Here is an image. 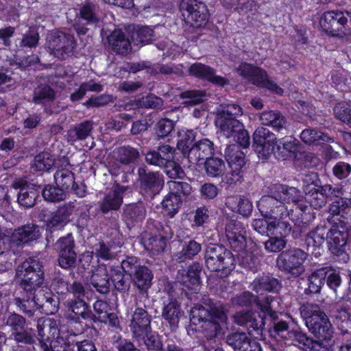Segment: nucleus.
<instances>
[{"mask_svg":"<svg viewBox=\"0 0 351 351\" xmlns=\"http://www.w3.org/2000/svg\"><path fill=\"white\" fill-rule=\"evenodd\" d=\"M47 323V328L49 332L52 333L53 337L56 339L58 337H62V340L60 344L59 348H63L64 351H67L70 349L71 346L74 345V341L71 340V337H66L64 336V333L61 329L58 327V322L51 318L46 319Z\"/></svg>","mask_w":351,"mask_h":351,"instance_id":"obj_55","label":"nucleus"},{"mask_svg":"<svg viewBox=\"0 0 351 351\" xmlns=\"http://www.w3.org/2000/svg\"><path fill=\"white\" fill-rule=\"evenodd\" d=\"M202 250V245L194 239L184 241L180 252L173 255V261L181 263L191 260Z\"/></svg>","mask_w":351,"mask_h":351,"instance_id":"obj_48","label":"nucleus"},{"mask_svg":"<svg viewBox=\"0 0 351 351\" xmlns=\"http://www.w3.org/2000/svg\"><path fill=\"white\" fill-rule=\"evenodd\" d=\"M180 11L184 21L195 28L204 27L208 21L209 13L206 5L198 0H182Z\"/></svg>","mask_w":351,"mask_h":351,"instance_id":"obj_14","label":"nucleus"},{"mask_svg":"<svg viewBox=\"0 0 351 351\" xmlns=\"http://www.w3.org/2000/svg\"><path fill=\"white\" fill-rule=\"evenodd\" d=\"M122 269L111 267L110 278L112 282L114 289L121 293L128 292L130 289V278H128Z\"/></svg>","mask_w":351,"mask_h":351,"instance_id":"obj_51","label":"nucleus"},{"mask_svg":"<svg viewBox=\"0 0 351 351\" xmlns=\"http://www.w3.org/2000/svg\"><path fill=\"white\" fill-rule=\"evenodd\" d=\"M74 206L71 202L59 206L54 212H49L45 221V239L47 244L52 243L55 245V239L58 236V232L62 230L70 221Z\"/></svg>","mask_w":351,"mask_h":351,"instance_id":"obj_10","label":"nucleus"},{"mask_svg":"<svg viewBox=\"0 0 351 351\" xmlns=\"http://www.w3.org/2000/svg\"><path fill=\"white\" fill-rule=\"evenodd\" d=\"M224 156L230 169L235 172H243L245 165L244 153L241 150L240 146L232 144L227 146Z\"/></svg>","mask_w":351,"mask_h":351,"instance_id":"obj_40","label":"nucleus"},{"mask_svg":"<svg viewBox=\"0 0 351 351\" xmlns=\"http://www.w3.org/2000/svg\"><path fill=\"white\" fill-rule=\"evenodd\" d=\"M302 317L305 320L313 339L314 351L323 348L330 350L334 345V328L327 316L316 304L306 303L300 307Z\"/></svg>","mask_w":351,"mask_h":351,"instance_id":"obj_2","label":"nucleus"},{"mask_svg":"<svg viewBox=\"0 0 351 351\" xmlns=\"http://www.w3.org/2000/svg\"><path fill=\"white\" fill-rule=\"evenodd\" d=\"M197 133L193 130H189L182 134H180V138L177 143L178 149L182 152L184 156H188V151L191 149L196 141Z\"/></svg>","mask_w":351,"mask_h":351,"instance_id":"obj_58","label":"nucleus"},{"mask_svg":"<svg viewBox=\"0 0 351 351\" xmlns=\"http://www.w3.org/2000/svg\"><path fill=\"white\" fill-rule=\"evenodd\" d=\"M238 258L241 266L252 271L257 270L260 263L257 253L242 250L239 254Z\"/></svg>","mask_w":351,"mask_h":351,"instance_id":"obj_59","label":"nucleus"},{"mask_svg":"<svg viewBox=\"0 0 351 351\" xmlns=\"http://www.w3.org/2000/svg\"><path fill=\"white\" fill-rule=\"evenodd\" d=\"M330 315L337 320L348 323L351 322V308L345 303L336 302L330 308Z\"/></svg>","mask_w":351,"mask_h":351,"instance_id":"obj_62","label":"nucleus"},{"mask_svg":"<svg viewBox=\"0 0 351 351\" xmlns=\"http://www.w3.org/2000/svg\"><path fill=\"white\" fill-rule=\"evenodd\" d=\"M16 275L20 278L19 289L23 291H36L45 280L43 263L29 258L18 266Z\"/></svg>","mask_w":351,"mask_h":351,"instance_id":"obj_5","label":"nucleus"},{"mask_svg":"<svg viewBox=\"0 0 351 351\" xmlns=\"http://www.w3.org/2000/svg\"><path fill=\"white\" fill-rule=\"evenodd\" d=\"M214 153V144L208 138H203L197 141L191 147V149L188 151L186 158L189 163L197 165L200 161L206 160Z\"/></svg>","mask_w":351,"mask_h":351,"instance_id":"obj_27","label":"nucleus"},{"mask_svg":"<svg viewBox=\"0 0 351 351\" xmlns=\"http://www.w3.org/2000/svg\"><path fill=\"white\" fill-rule=\"evenodd\" d=\"M257 207L261 215L265 218L277 219L285 218L289 214L285 204L274 199L272 197L263 196L257 203Z\"/></svg>","mask_w":351,"mask_h":351,"instance_id":"obj_25","label":"nucleus"},{"mask_svg":"<svg viewBox=\"0 0 351 351\" xmlns=\"http://www.w3.org/2000/svg\"><path fill=\"white\" fill-rule=\"evenodd\" d=\"M145 216L146 209L142 204H125L123 208L122 218L129 228L139 225Z\"/></svg>","mask_w":351,"mask_h":351,"instance_id":"obj_35","label":"nucleus"},{"mask_svg":"<svg viewBox=\"0 0 351 351\" xmlns=\"http://www.w3.org/2000/svg\"><path fill=\"white\" fill-rule=\"evenodd\" d=\"M76 245L72 233L60 237L55 243L58 252L57 264L62 269L69 271L73 278L82 275L92 266L94 259L93 252H85L77 256Z\"/></svg>","mask_w":351,"mask_h":351,"instance_id":"obj_3","label":"nucleus"},{"mask_svg":"<svg viewBox=\"0 0 351 351\" xmlns=\"http://www.w3.org/2000/svg\"><path fill=\"white\" fill-rule=\"evenodd\" d=\"M36 328L38 335H36V340L38 339L41 351H64L63 348H59L60 343L63 341L62 337L51 341L46 335V330H48L46 319H38Z\"/></svg>","mask_w":351,"mask_h":351,"instance_id":"obj_31","label":"nucleus"},{"mask_svg":"<svg viewBox=\"0 0 351 351\" xmlns=\"http://www.w3.org/2000/svg\"><path fill=\"white\" fill-rule=\"evenodd\" d=\"M351 13L347 11L332 10L326 12L320 19V25L324 31L335 37L351 40Z\"/></svg>","mask_w":351,"mask_h":351,"instance_id":"obj_8","label":"nucleus"},{"mask_svg":"<svg viewBox=\"0 0 351 351\" xmlns=\"http://www.w3.org/2000/svg\"><path fill=\"white\" fill-rule=\"evenodd\" d=\"M62 162L55 161L52 156L47 152H42L34 158V165L38 171H49L53 167L57 168Z\"/></svg>","mask_w":351,"mask_h":351,"instance_id":"obj_60","label":"nucleus"},{"mask_svg":"<svg viewBox=\"0 0 351 351\" xmlns=\"http://www.w3.org/2000/svg\"><path fill=\"white\" fill-rule=\"evenodd\" d=\"M252 339L244 332H236L229 334L226 338V342L234 351H244L248 348Z\"/></svg>","mask_w":351,"mask_h":351,"instance_id":"obj_50","label":"nucleus"},{"mask_svg":"<svg viewBox=\"0 0 351 351\" xmlns=\"http://www.w3.org/2000/svg\"><path fill=\"white\" fill-rule=\"evenodd\" d=\"M46 40L50 53L61 60L71 56L77 45L73 34L60 30L49 32Z\"/></svg>","mask_w":351,"mask_h":351,"instance_id":"obj_11","label":"nucleus"},{"mask_svg":"<svg viewBox=\"0 0 351 351\" xmlns=\"http://www.w3.org/2000/svg\"><path fill=\"white\" fill-rule=\"evenodd\" d=\"M237 72L240 75L247 79L252 84L257 86L266 88L278 95H282L283 93L280 87L268 79L266 71L259 67L244 62L239 66Z\"/></svg>","mask_w":351,"mask_h":351,"instance_id":"obj_16","label":"nucleus"},{"mask_svg":"<svg viewBox=\"0 0 351 351\" xmlns=\"http://www.w3.org/2000/svg\"><path fill=\"white\" fill-rule=\"evenodd\" d=\"M112 49L117 54L125 55L132 50L128 37L121 29L114 30L108 37Z\"/></svg>","mask_w":351,"mask_h":351,"instance_id":"obj_42","label":"nucleus"},{"mask_svg":"<svg viewBox=\"0 0 351 351\" xmlns=\"http://www.w3.org/2000/svg\"><path fill=\"white\" fill-rule=\"evenodd\" d=\"M276 149H274L275 157L278 159L286 160L295 158L300 146V143L292 136H287L279 140L276 143Z\"/></svg>","mask_w":351,"mask_h":351,"instance_id":"obj_33","label":"nucleus"},{"mask_svg":"<svg viewBox=\"0 0 351 351\" xmlns=\"http://www.w3.org/2000/svg\"><path fill=\"white\" fill-rule=\"evenodd\" d=\"M121 269L130 276V280L141 293H147L152 285V271L144 265L140 259L134 256H128L121 262Z\"/></svg>","mask_w":351,"mask_h":351,"instance_id":"obj_7","label":"nucleus"},{"mask_svg":"<svg viewBox=\"0 0 351 351\" xmlns=\"http://www.w3.org/2000/svg\"><path fill=\"white\" fill-rule=\"evenodd\" d=\"M93 125V121L91 120H85L75 124L67 131V141L73 145L75 142L86 140L91 136L94 128Z\"/></svg>","mask_w":351,"mask_h":351,"instance_id":"obj_39","label":"nucleus"},{"mask_svg":"<svg viewBox=\"0 0 351 351\" xmlns=\"http://www.w3.org/2000/svg\"><path fill=\"white\" fill-rule=\"evenodd\" d=\"M226 319L223 304L207 296L190 310L191 325L199 326L198 330L208 342H215L223 335V325Z\"/></svg>","mask_w":351,"mask_h":351,"instance_id":"obj_1","label":"nucleus"},{"mask_svg":"<svg viewBox=\"0 0 351 351\" xmlns=\"http://www.w3.org/2000/svg\"><path fill=\"white\" fill-rule=\"evenodd\" d=\"M128 188V186L116 184L112 186L111 191L98 202L99 210L105 215V219L110 221L111 226L114 229L119 227V215L113 212L117 211L120 208L123 204V195Z\"/></svg>","mask_w":351,"mask_h":351,"instance_id":"obj_12","label":"nucleus"},{"mask_svg":"<svg viewBox=\"0 0 351 351\" xmlns=\"http://www.w3.org/2000/svg\"><path fill=\"white\" fill-rule=\"evenodd\" d=\"M261 124L271 127L276 132L282 134L287 133L288 130V121L287 118L278 110H266L259 115Z\"/></svg>","mask_w":351,"mask_h":351,"instance_id":"obj_30","label":"nucleus"},{"mask_svg":"<svg viewBox=\"0 0 351 351\" xmlns=\"http://www.w3.org/2000/svg\"><path fill=\"white\" fill-rule=\"evenodd\" d=\"M44 199L49 202H59L66 198L67 193L56 184H47L42 189Z\"/></svg>","mask_w":351,"mask_h":351,"instance_id":"obj_57","label":"nucleus"},{"mask_svg":"<svg viewBox=\"0 0 351 351\" xmlns=\"http://www.w3.org/2000/svg\"><path fill=\"white\" fill-rule=\"evenodd\" d=\"M188 71L189 75L208 81L215 86L223 87L230 84L228 78L217 75L214 68L201 62L192 64Z\"/></svg>","mask_w":351,"mask_h":351,"instance_id":"obj_22","label":"nucleus"},{"mask_svg":"<svg viewBox=\"0 0 351 351\" xmlns=\"http://www.w3.org/2000/svg\"><path fill=\"white\" fill-rule=\"evenodd\" d=\"M208 269L221 278L228 277L235 268L236 260L232 252L221 244L210 243L204 252Z\"/></svg>","mask_w":351,"mask_h":351,"instance_id":"obj_4","label":"nucleus"},{"mask_svg":"<svg viewBox=\"0 0 351 351\" xmlns=\"http://www.w3.org/2000/svg\"><path fill=\"white\" fill-rule=\"evenodd\" d=\"M204 165L206 173L209 177H219L225 172V162L219 158L210 156L205 160Z\"/></svg>","mask_w":351,"mask_h":351,"instance_id":"obj_54","label":"nucleus"},{"mask_svg":"<svg viewBox=\"0 0 351 351\" xmlns=\"http://www.w3.org/2000/svg\"><path fill=\"white\" fill-rule=\"evenodd\" d=\"M56 99V92L47 84H40L33 90L32 103L46 106L52 103Z\"/></svg>","mask_w":351,"mask_h":351,"instance_id":"obj_47","label":"nucleus"},{"mask_svg":"<svg viewBox=\"0 0 351 351\" xmlns=\"http://www.w3.org/2000/svg\"><path fill=\"white\" fill-rule=\"evenodd\" d=\"M275 134L264 127H258L253 134V147L258 157L263 160L268 159L277 143Z\"/></svg>","mask_w":351,"mask_h":351,"instance_id":"obj_18","label":"nucleus"},{"mask_svg":"<svg viewBox=\"0 0 351 351\" xmlns=\"http://www.w3.org/2000/svg\"><path fill=\"white\" fill-rule=\"evenodd\" d=\"M138 176L141 192L147 198L153 199L164 186L162 175L159 172L149 171L145 166L138 169Z\"/></svg>","mask_w":351,"mask_h":351,"instance_id":"obj_17","label":"nucleus"},{"mask_svg":"<svg viewBox=\"0 0 351 351\" xmlns=\"http://www.w3.org/2000/svg\"><path fill=\"white\" fill-rule=\"evenodd\" d=\"M89 287L91 291L101 295H108L111 290L110 278L108 273L100 269L93 271L90 277Z\"/></svg>","mask_w":351,"mask_h":351,"instance_id":"obj_36","label":"nucleus"},{"mask_svg":"<svg viewBox=\"0 0 351 351\" xmlns=\"http://www.w3.org/2000/svg\"><path fill=\"white\" fill-rule=\"evenodd\" d=\"M242 114V109L239 105L228 104L217 114L215 125L225 136L231 137L243 129V123L237 119Z\"/></svg>","mask_w":351,"mask_h":351,"instance_id":"obj_13","label":"nucleus"},{"mask_svg":"<svg viewBox=\"0 0 351 351\" xmlns=\"http://www.w3.org/2000/svg\"><path fill=\"white\" fill-rule=\"evenodd\" d=\"M323 267L313 270L307 276L308 287L304 289V293L306 295L320 294L322 289L325 285V277Z\"/></svg>","mask_w":351,"mask_h":351,"instance_id":"obj_46","label":"nucleus"},{"mask_svg":"<svg viewBox=\"0 0 351 351\" xmlns=\"http://www.w3.org/2000/svg\"><path fill=\"white\" fill-rule=\"evenodd\" d=\"M265 317H268L271 322L268 326V332L270 336L278 341H285L289 334L291 328L289 324L280 319L277 312L273 311L271 304H269L263 307Z\"/></svg>","mask_w":351,"mask_h":351,"instance_id":"obj_24","label":"nucleus"},{"mask_svg":"<svg viewBox=\"0 0 351 351\" xmlns=\"http://www.w3.org/2000/svg\"><path fill=\"white\" fill-rule=\"evenodd\" d=\"M226 206L232 211L237 213L244 217H248L252 212V202L241 195H232L226 198Z\"/></svg>","mask_w":351,"mask_h":351,"instance_id":"obj_44","label":"nucleus"},{"mask_svg":"<svg viewBox=\"0 0 351 351\" xmlns=\"http://www.w3.org/2000/svg\"><path fill=\"white\" fill-rule=\"evenodd\" d=\"M97 10L98 7L96 5L92 3H86L80 9L81 18L86 21V25H95L99 20Z\"/></svg>","mask_w":351,"mask_h":351,"instance_id":"obj_64","label":"nucleus"},{"mask_svg":"<svg viewBox=\"0 0 351 351\" xmlns=\"http://www.w3.org/2000/svg\"><path fill=\"white\" fill-rule=\"evenodd\" d=\"M308 254L299 247H289L281 252L276 260V267L283 274L293 278H300L306 269L304 263Z\"/></svg>","mask_w":351,"mask_h":351,"instance_id":"obj_6","label":"nucleus"},{"mask_svg":"<svg viewBox=\"0 0 351 351\" xmlns=\"http://www.w3.org/2000/svg\"><path fill=\"white\" fill-rule=\"evenodd\" d=\"M202 271V266L197 262L190 265L187 270H179L177 279L178 282L187 289L196 292L200 288V274Z\"/></svg>","mask_w":351,"mask_h":351,"instance_id":"obj_26","label":"nucleus"},{"mask_svg":"<svg viewBox=\"0 0 351 351\" xmlns=\"http://www.w3.org/2000/svg\"><path fill=\"white\" fill-rule=\"evenodd\" d=\"M323 230L324 229L317 227L306 234L304 241L308 250L314 251L322 245L325 241Z\"/></svg>","mask_w":351,"mask_h":351,"instance_id":"obj_61","label":"nucleus"},{"mask_svg":"<svg viewBox=\"0 0 351 351\" xmlns=\"http://www.w3.org/2000/svg\"><path fill=\"white\" fill-rule=\"evenodd\" d=\"M34 295L37 308L41 309L45 313L51 315L58 311L59 302L51 291L38 289Z\"/></svg>","mask_w":351,"mask_h":351,"instance_id":"obj_37","label":"nucleus"},{"mask_svg":"<svg viewBox=\"0 0 351 351\" xmlns=\"http://www.w3.org/2000/svg\"><path fill=\"white\" fill-rule=\"evenodd\" d=\"M252 289L256 293L261 291L278 292L281 288V281L269 274L256 277L252 283Z\"/></svg>","mask_w":351,"mask_h":351,"instance_id":"obj_45","label":"nucleus"},{"mask_svg":"<svg viewBox=\"0 0 351 351\" xmlns=\"http://www.w3.org/2000/svg\"><path fill=\"white\" fill-rule=\"evenodd\" d=\"M59 162H62L57 165V170L53 175L54 181L57 186L68 193L74 186L75 176L72 171L66 167L69 165L68 159L62 158Z\"/></svg>","mask_w":351,"mask_h":351,"instance_id":"obj_29","label":"nucleus"},{"mask_svg":"<svg viewBox=\"0 0 351 351\" xmlns=\"http://www.w3.org/2000/svg\"><path fill=\"white\" fill-rule=\"evenodd\" d=\"M234 322L243 327L250 335L257 338L261 334L265 326L264 318L259 313L252 311H240L233 315Z\"/></svg>","mask_w":351,"mask_h":351,"instance_id":"obj_20","label":"nucleus"},{"mask_svg":"<svg viewBox=\"0 0 351 351\" xmlns=\"http://www.w3.org/2000/svg\"><path fill=\"white\" fill-rule=\"evenodd\" d=\"M69 311L72 313L69 314L67 318L75 323L80 322V319H83L88 322L91 318L90 306L81 298L72 300L68 304Z\"/></svg>","mask_w":351,"mask_h":351,"instance_id":"obj_41","label":"nucleus"},{"mask_svg":"<svg viewBox=\"0 0 351 351\" xmlns=\"http://www.w3.org/2000/svg\"><path fill=\"white\" fill-rule=\"evenodd\" d=\"M140 156L138 149L130 145L120 147L117 151V160L124 165L135 163L140 158Z\"/></svg>","mask_w":351,"mask_h":351,"instance_id":"obj_52","label":"nucleus"},{"mask_svg":"<svg viewBox=\"0 0 351 351\" xmlns=\"http://www.w3.org/2000/svg\"><path fill=\"white\" fill-rule=\"evenodd\" d=\"M152 320V317L146 310L145 305L143 308L136 304L134 309L132 308L129 327L133 339L151 330Z\"/></svg>","mask_w":351,"mask_h":351,"instance_id":"obj_21","label":"nucleus"},{"mask_svg":"<svg viewBox=\"0 0 351 351\" xmlns=\"http://www.w3.org/2000/svg\"><path fill=\"white\" fill-rule=\"evenodd\" d=\"M328 232L327 237L330 239L328 241L329 250L334 256L341 257V259L346 263L349 260V255L346 252V245L347 243L348 233L345 231L346 226L342 230L339 226H335Z\"/></svg>","mask_w":351,"mask_h":351,"instance_id":"obj_23","label":"nucleus"},{"mask_svg":"<svg viewBox=\"0 0 351 351\" xmlns=\"http://www.w3.org/2000/svg\"><path fill=\"white\" fill-rule=\"evenodd\" d=\"M351 207V199L338 198L332 202L329 206L328 222L334 226L343 228L346 223L344 222V215L346 209Z\"/></svg>","mask_w":351,"mask_h":351,"instance_id":"obj_28","label":"nucleus"},{"mask_svg":"<svg viewBox=\"0 0 351 351\" xmlns=\"http://www.w3.org/2000/svg\"><path fill=\"white\" fill-rule=\"evenodd\" d=\"M1 234L5 236V243L9 241L10 247L14 253L15 247H22L32 241H36L41 236L40 227L34 223L24 225L15 229L9 239L2 232Z\"/></svg>","mask_w":351,"mask_h":351,"instance_id":"obj_19","label":"nucleus"},{"mask_svg":"<svg viewBox=\"0 0 351 351\" xmlns=\"http://www.w3.org/2000/svg\"><path fill=\"white\" fill-rule=\"evenodd\" d=\"M284 219H277L271 221L270 230H271V235H276L286 239V237L291 234L292 226L289 222L285 221Z\"/></svg>","mask_w":351,"mask_h":351,"instance_id":"obj_63","label":"nucleus"},{"mask_svg":"<svg viewBox=\"0 0 351 351\" xmlns=\"http://www.w3.org/2000/svg\"><path fill=\"white\" fill-rule=\"evenodd\" d=\"M283 342L288 346H296L302 351H314L313 339L298 328H291Z\"/></svg>","mask_w":351,"mask_h":351,"instance_id":"obj_38","label":"nucleus"},{"mask_svg":"<svg viewBox=\"0 0 351 351\" xmlns=\"http://www.w3.org/2000/svg\"><path fill=\"white\" fill-rule=\"evenodd\" d=\"M5 326H8L11 330V337L17 343L32 345L36 342L35 330L28 327L25 317L12 312L6 320Z\"/></svg>","mask_w":351,"mask_h":351,"instance_id":"obj_15","label":"nucleus"},{"mask_svg":"<svg viewBox=\"0 0 351 351\" xmlns=\"http://www.w3.org/2000/svg\"><path fill=\"white\" fill-rule=\"evenodd\" d=\"M35 291H23L21 290V295L14 299V304L19 310L29 317L34 315L37 309L36 303Z\"/></svg>","mask_w":351,"mask_h":351,"instance_id":"obj_43","label":"nucleus"},{"mask_svg":"<svg viewBox=\"0 0 351 351\" xmlns=\"http://www.w3.org/2000/svg\"><path fill=\"white\" fill-rule=\"evenodd\" d=\"M137 344L130 339L119 337L113 342V346L118 351H133L132 346L138 351H165L161 337L152 330L134 339Z\"/></svg>","mask_w":351,"mask_h":351,"instance_id":"obj_9","label":"nucleus"},{"mask_svg":"<svg viewBox=\"0 0 351 351\" xmlns=\"http://www.w3.org/2000/svg\"><path fill=\"white\" fill-rule=\"evenodd\" d=\"M323 270L324 275H326L325 285L337 293L343 282L340 272L331 266H324Z\"/></svg>","mask_w":351,"mask_h":351,"instance_id":"obj_53","label":"nucleus"},{"mask_svg":"<svg viewBox=\"0 0 351 351\" xmlns=\"http://www.w3.org/2000/svg\"><path fill=\"white\" fill-rule=\"evenodd\" d=\"M300 138L308 145H319L324 143H332L333 138L315 128H308L302 130Z\"/></svg>","mask_w":351,"mask_h":351,"instance_id":"obj_49","label":"nucleus"},{"mask_svg":"<svg viewBox=\"0 0 351 351\" xmlns=\"http://www.w3.org/2000/svg\"><path fill=\"white\" fill-rule=\"evenodd\" d=\"M18 192V202L25 208H31L35 205L36 199L39 197V192L35 189L34 184H29L23 181H18L12 184Z\"/></svg>","mask_w":351,"mask_h":351,"instance_id":"obj_34","label":"nucleus"},{"mask_svg":"<svg viewBox=\"0 0 351 351\" xmlns=\"http://www.w3.org/2000/svg\"><path fill=\"white\" fill-rule=\"evenodd\" d=\"M182 203V197L171 192L162 200V206L166 215L173 217L178 212Z\"/></svg>","mask_w":351,"mask_h":351,"instance_id":"obj_56","label":"nucleus"},{"mask_svg":"<svg viewBox=\"0 0 351 351\" xmlns=\"http://www.w3.org/2000/svg\"><path fill=\"white\" fill-rule=\"evenodd\" d=\"M183 314L184 312L178 301L171 299L167 304H164L161 317L171 330L176 331L178 328L180 318Z\"/></svg>","mask_w":351,"mask_h":351,"instance_id":"obj_32","label":"nucleus"}]
</instances>
